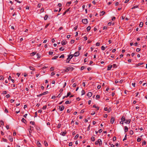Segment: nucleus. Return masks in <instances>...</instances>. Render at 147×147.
Returning <instances> with one entry per match:
<instances>
[{"label": "nucleus", "mask_w": 147, "mask_h": 147, "mask_svg": "<svg viewBox=\"0 0 147 147\" xmlns=\"http://www.w3.org/2000/svg\"><path fill=\"white\" fill-rule=\"evenodd\" d=\"M73 56V55H68V57L66 61V63H69V62Z\"/></svg>", "instance_id": "1"}, {"label": "nucleus", "mask_w": 147, "mask_h": 147, "mask_svg": "<svg viewBox=\"0 0 147 147\" xmlns=\"http://www.w3.org/2000/svg\"><path fill=\"white\" fill-rule=\"evenodd\" d=\"M102 141L100 139H98L97 141H96L95 142V145H97L98 144L100 146L102 144Z\"/></svg>", "instance_id": "2"}, {"label": "nucleus", "mask_w": 147, "mask_h": 147, "mask_svg": "<svg viewBox=\"0 0 147 147\" xmlns=\"http://www.w3.org/2000/svg\"><path fill=\"white\" fill-rule=\"evenodd\" d=\"M121 121H120V124H123V122L125 121V118L124 116H123L121 119Z\"/></svg>", "instance_id": "3"}, {"label": "nucleus", "mask_w": 147, "mask_h": 147, "mask_svg": "<svg viewBox=\"0 0 147 147\" xmlns=\"http://www.w3.org/2000/svg\"><path fill=\"white\" fill-rule=\"evenodd\" d=\"M82 22L84 24H86L88 23V20L87 19H83Z\"/></svg>", "instance_id": "4"}, {"label": "nucleus", "mask_w": 147, "mask_h": 147, "mask_svg": "<svg viewBox=\"0 0 147 147\" xmlns=\"http://www.w3.org/2000/svg\"><path fill=\"white\" fill-rule=\"evenodd\" d=\"M59 110L61 111H63L64 109V107L63 105H61V106H59Z\"/></svg>", "instance_id": "5"}, {"label": "nucleus", "mask_w": 147, "mask_h": 147, "mask_svg": "<svg viewBox=\"0 0 147 147\" xmlns=\"http://www.w3.org/2000/svg\"><path fill=\"white\" fill-rule=\"evenodd\" d=\"M80 53L79 52H75L74 54L73 55V56H74L75 57H77L79 55Z\"/></svg>", "instance_id": "6"}, {"label": "nucleus", "mask_w": 147, "mask_h": 147, "mask_svg": "<svg viewBox=\"0 0 147 147\" xmlns=\"http://www.w3.org/2000/svg\"><path fill=\"white\" fill-rule=\"evenodd\" d=\"M67 43V41L66 40H63L61 42V44L63 45H66Z\"/></svg>", "instance_id": "7"}, {"label": "nucleus", "mask_w": 147, "mask_h": 147, "mask_svg": "<svg viewBox=\"0 0 147 147\" xmlns=\"http://www.w3.org/2000/svg\"><path fill=\"white\" fill-rule=\"evenodd\" d=\"M115 120L114 117H111V119L110 120L111 123L112 124L113 123Z\"/></svg>", "instance_id": "8"}, {"label": "nucleus", "mask_w": 147, "mask_h": 147, "mask_svg": "<svg viewBox=\"0 0 147 147\" xmlns=\"http://www.w3.org/2000/svg\"><path fill=\"white\" fill-rule=\"evenodd\" d=\"M92 95V93L91 92H89L88 93L87 96L89 97H91Z\"/></svg>", "instance_id": "9"}, {"label": "nucleus", "mask_w": 147, "mask_h": 147, "mask_svg": "<svg viewBox=\"0 0 147 147\" xmlns=\"http://www.w3.org/2000/svg\"><path fill=\"white\" fill-rule=\"evenodd\" d=\"M130 121V120L127 119L125 120V121H124V122L125 123L129 124V123Z\"/></svg>", "instance_id": "10"}, {"label": "nucleus", "mask_w": 147, "mask_h": 147, "mask_svg": "<svg viewBox=\"0 0 147 147\" xmlns=\"http://www.w3.org/2000/svg\"><path fill=\"white\" fill-rule=\"evenodd\" d=\"M69 8L67 9L63 13V16H64L65 14L69 11Z\"/></svg>", "instance_id": "11"}, {"label": "nucleus", "mask_w": 147, "mask_h": 147, "mask_svg": "<svg viewBox=\"0 0 147 147\" xmlns=\"http://www.w3.org/2000/svg\"><path fill=\"white\" fill-rule=\"evenodd\" d=\"M29 67L31 70L32 71H34L35 70V68L33 67L30 66Z\"/></svg>", "instance_id": "12"}, {"label": "nucleus", "mask_w": 147, "mask_h": 147, "mask_svg": "<svg viewBox=\"0 0 147 147\" xmlns=\"http://www.w3.org/2000/svg\"><path fill=\"white\" fill-rule=\"evenodd\" d=\"M37 146L39 147H41V144L39 141H37Z\"/></svg>", "instance_id": "13"}, {"label": "nucleus", "mask_w": 147, "mask_h": 147, "mask_svg": "<svg viewBox=\"0 0 147 147\" xmlns=\"http://www.w3.org/2000/svg\"><path fill=\"white\" fill-rule=\"evenodd\" d=\"M112 67V65H109L108 66V68H107V70H110L111 69V68Z\"/></svg>", "instance_id": "14"}, {"label": "nucleus", "mask_w": 147, "mask_h": 147, "mask_svg": "<svg viewBox=\"0 0 147 147\" xmlns=\"http://www.w3.org/2000/svg\"><path fill=\"white\" fill-rule=\"evenodd\" d=\"M48 18V16L47 15H46L44 18V19L45 20H46Z\"/></svg>", "instance_id": "15"}, {"label": "nucleus", "mask_w": 147, "mask_h": 147, "mask_svg": "<svg viewBox=\"0 0 147 147\" xmlns=\"http://www.w3.org/2000/svg\"><path fill=\"white\" fill-rule=\"evenodd\" d=\"M124 130L125 132H127L128 131V127L127 126H125L124 127Z\"/></svg>", "instance_id": "16"}, {"label": "nucleus", "mask_w": 147, "mask_h": 147, "mask_svg": "<svg viewBox=\"0 0 147 147\" xmlns=\"http://www.w3.org/2000/svg\"><path fill=\"white\" fill-rule=\"evenodd\" d=\"M67 132L65 131L64 132H61L62 135L63 136H64L66 134Z\"/></svg>", "instance_id": "17"}, {"label": "nucleus", "mask_w": 147, "mask_h": 147, "mask_svg": "<svg viewBox=\"0 0 147 147\" xmlns=\"http://www.w3.org/2000/svg\"><path fill=\"white\" fill-rule=\"evenodd\" d=\"M58 57V56H55L54 57H53L52 58V60H54V59H56Z\"/></svg>", "instance_id": "18"}, {"label": "nucleus", "mask_w": 147, "mask_h": 147, "mask_svg": "<svg viewBox=\"0 0 147 147\" xmlns=\"http://www.w3.org/2000/svg\"><path fill=\"white\" fill-rule=\"evenodd\" d=\"M90 29H91V27L90 26H88L86 28L87 31H89L90 30Z\"/></svg>", "instance_id": "19"}, {"label": "nucleus", "mask_w": 147, "mask_h": 147, "mask_svg": "<svg viewBox=\"0 0 147 147\" xmlns=\"http://www.w3.org/2000/svg\"><path fill=\"white\" fill-rule=\"evenodd\" d=\"M143 26V23L142 22H141L139 24V26L140 27H142Z\"/></svg>", "instance_id": "20"}, {"label": "nucleus", "mask_w": 147, "mask_h": 147, "mask_svg": "<svg viewBox=\"0 0 147 147\" xmlns=\"http://www.w3.org/2000/svg\"><path fill=\"white\" fill-rule=\"evenodd\" d=\"M91 140L92 141H94L95 140V137L94 136H92L91 138Z\"/></svg>", "instance_id": "21"}, {"label": "nucleus", "mask_w": 147, "mask_h": 147, "mask_svg": "<svg viewBox=\"0 0 147 147\" xmlns=\"http://www.w3.org/2000/svg\"><path fill=\"white\" fill-rule=\"evenodd\" d=\"M134 134V132H133V130H131L130 131H129V134L132 135Z\"/></svg>", "instance_id": "22"}, {"label": "nucleus", "mask_w": 147, "mask_h": 147, "mask_svg": "<svg viewBox=\"0 0 147 147\" xmlns=\"http://www.w3.org/2000/svg\"><path fill=\"white\" fill-rule=\"evenodd\" d=\"M138 7V5L135 6L133 7H132L131 8V9H134L136 8H137Z\"/></svg>", "instance_id": "23"}, {"label": "nucleus", "mask_w": 147, "mask_h": 147, "mask_svg": "<svg viewBox=\"0 0 147 147\" xmlns=\"http://www.w3.org/2000/svg\"><path fill=\"white\" fill-rule=\"evenodd\" d=\"M36 53L35 52H33L31 53V56H33L34 55H35Z\"/></svg>", "instance_id": "24"}, {"label": "nucleus", "mask_w": 147, "mask_h": 147, "mask_svg": "<svg viewBox=\"0 0 147 147\" xmlns=\"http://www.w3.org/2000/svg\"><path fill=\"white\" fill-rule=\"evenodd\" d=\"M4 79L3 77L2 76H0V80H3Z\"/></svg>", "instance_id": "25"}, {"label": "nucleus", "mask_w": 147, "mask_h": 147, "mask_svg": "<svg viewBox=\"0 0 147 147\" xmlns=\"http://www.w3.org/2000/svg\"><path fill=\"white\" fill-rule=\"evenodd\" d=\"M82 95H84L85 93V91L84 90H82Z\"/></svg>", "instance_id": "26"}, {"label": "nucleus", "mask_w": 147, "mask_h": 147, "mask_svg": "<svg viewBox=\"0 0 147 147\" xmlns=\"http://www.w3.org/2000/svg\"><path fill=\"white\" fill-rule=\"evenodd\" d=\"M64 48L63 47H61L59 49V50L60 51H63L64 50Z\"/></svg>", "instance_id": "27"}, {"label": "nucleus", "mask_w": 147, "mask_h": 147, "mask_svg": "<svg viewBox=\"0 0 147 147\" xmlns=\"http://www.w3.org/2000/svg\"><path fill=\"white\" fill-rule=\"evenodd\" d=\"M109 144L111 145V147H114L115 146L113 144H111V143L109 142Z\"/></svg>", "instance_id": "28"}, {"label": "nucleus", "mask_w": 147, "mask_h": 147, "mask_svg": "<svg viewBox=\"0 0 147 147\" xmlns=\"http://www.w3.org/2000/svg\"><path fill=\"white\" fill-rule=\"evenodd\" d=\"M44 144L46 146H48V143L47 141H44Z\"/></svg>", "instance_id": "29"}, {"label": "nucleus", "mask_w": 147, "mask_h": 147, "mask_svg": "<svg viewBox=\"0 0 147 147\" xmlns=\"http://www.w3.org/2000/svg\"><path fill=\"white\" fill-rule=\"evenodd\" d=\"M47 107V106L46 105L44 106L42 108V109L43 110L45 109Z\"/></svg>", "instance_id": "30"}, {"label": "nucleus", "mask_w": 147, "mask_h": 147, "mask_svg": "<svg viewBox=\"0 0 147 147\" xmlns=\"http://www.w3.org/2000/svg\"><path fill=\"white\" fill-rule=\"evenodd\" d=\"M22 121L24 123H25V121H26V120L24 118H23L22 119Z\"/></svg>", "instance_id": "31"}, {"label": "nucleus", "mask_w": 147, "mask_h": 147, "mask_svg": "<svg viewBox=\"0 0 147 147\" xmlns=\"http://www.w3.org/2000/svg\"><path fill=\"white\" fill-rule=\"evenodd\" d=\"M100 95H97L96 96V99H97L98 100L100 98Z\"/></svg>", "instance_id": "32"}, {"label": "nucleus", "mask_w": 147, "mask_h": 147, "mask_svg": "<svg viewBox=\"0 0 147 147\" xmlns=\"http://www.w3.org/2000/svg\"><path fill=\"white\" fill-rule=\"evenodd\" d=\"M141 49H140L137 48L136 49V51L137 52H139L140 51Z\"/></svg>", "instance_id": "33"}, {"label": "nucleus", "mask_w": 147, "mask_h": 147, "mask_svg": "<svg viewBox=\"0 0 147 147\" xmlns=\"http://www.w3.org/2000/svg\"><path fill=\"white\" fill-rule=\"evenodd\" d=\"M71 94V92H69L67 93V97L69 96Z\"/></svg>", "instance_id": "34"}, {"label": "nucleus", "mask_w": 147, "mask_h": 147, "mask_svg": "<svg viewBox=\"0 0 147 147\" xmlns=\"http://www.w3.org/2000/svg\"><path fill=\"white\" fill-rule=\"evenodd\" d=\"M146 144V142L145 141H144L142 143V145H145Z\"/></svg>", "instance_id": "35"}, {"label": "nucleus", "mask_w": 147, "mask_h": 147, "mask_svg": "<svg viewBox=\"0 0 147 147\" xmlns=\"http://www.w3.org/2000/svg\"><path fill=\"white\" fill-rule=\"evenodd\" d=\"M3 141L4 142H7V139H5L4 138H3L2 139Z\"/></svg>", "instance_id": "36"}, {"label": "nucleus", "mask_w": 147, "mask_h": 147, "mask_svg": "<svg viewBox=\"0 0 147 147\" xmlns=\"http://www.w3.org/2000/svg\"><path fill=\"white\" fill-rule=\"evenodd\" d=\"M141 141V139L140 138H138L137 139V141L138 142H140Z\"/></svg>", "instance_id": "37"}, {"label": "nucleus", "mask_w": 147, "mask_h": 147, "mask_svg": "<svg viewBox=\"0 0 147 147\" xmlns=\"http://www.w3.org/2000/svg\"><path fill=\"white\" fill-rule=\"evenodd\" d=\"M48 93V92L47 91L46 92H44L42 93V94H43V95H45V94H47Z\"/></svg>", "instance_id": "38"}, {"label": "nucleus", "mask_w": 147, "mask_h": 147, "mask_svg": "<svg viewBox=\"0 0 147 147\" xmlns=\"http://www.w3.org/2000/svg\"><path fill=\"white\" fill-rule=\"evenodd\" d=\"M0 122H1V125H4V121L2 120H1L0 121Z\"/></svg>", "instance_id": "39"}, {"label": "nucleus", "mask_w": 147, "mask_h": 147, "mask_svg": "<svg viewBox=\"0 0 147 147\" xmlns=\"http://www.w3.org/2000/svg\"><path fill=\"white\" fill-rule=\"evenodd\" d=\"M79 137V135L78 134H77L75 136V138L76 139H77Z\"/></svg>", "instance_id": "40"}, {"label": "nucleus", "mask_w": 147, "mask_h": 147, "mask_svg": "<svg viewBox=\"0 0 147 147\" xmlns=\"http://www.w3.org/2000/svg\"><path fill=\"white\" fill-rule=\"evenodd\" d=\"M9 141L10 142H13V138H9Z\"/></svg>", "instance_id": "41"}, {"label": "nucleus", "mask_w": 147, "mask_h": 147, "mask_svg": "<svg viewBox=\"0 0 147 147\" xmlns=\"http://www.w3.org/2000/svg\"><path fill=\"white\" fill-rule=\"evenodd\" d=\"M101 49L102 50H104L105 49V47L103 46H102L101 47Z\"/></svg>", "instance_id": "42"}, {"label": "nucleus", "mask_w": 147, "mask_h": 147, "mask_svg": "<svg viewBox=\"0 0 147 147\" xmlns=\"http://www.w3.org/2000/svg\"><path fill=\"white\" fill-rule=\"evenodd\" d=\"M64 57H64V55H63H63H61L60 57L59 58H64Z\"/></svg>", "instance_id": "43"}, {"label": "nucleus", "mask_w": 147, "mask_h": 147, "mask_svg": "<svg viewBox=\"0 0 147 147\" xmlns=\"http://www.w3.org/2000/svg\"><path fill=\"white\" fill-rule=\"evenodd\" d=\"M55 73L53 72L51 73V76H54V75H55Z\"/></svg>", "instance_id": "44"}, {"label": "nucleus", "mask_w": 147, "mask_h": 147, "mask_svg": "<svg viewBox=\"0 0 147 147\" xmlns=\"http://www.w3.org/2000/svg\"><path fill=\"white\" fill-rule=\"evenodd\" d=\"M70 102H69V101L68 100H67L65 102V103L66 104H70Z\"/></svg>", "instance_id": "45"}, {"label": "nucleus", "mask_w": 147, "mask_h": 147, "mask_svg": "<svg viewBox=\"0 0 147 147\" xmlns=\"http://www.w3.org/2000/svg\"><path fill=\"white\" fill-rule=\"evenodd\" d=\"M102 131V129H99L98 130V132L99 133H101Z\"/></svg>", "instance_id": "46"}, {"label": "nucleus", "mask_w": 147, "mask_h": 147, "mask_svg": "<svg viewBox=\"0 0 147 147\" xmlns=\"http://www.w3.org/2000/svg\"><path fill=\"white\" fill-rule=\"evenodd\" d=\"M71 43L72 44L74 43V40H71Z\"/></svg>", "instance_id": "47"}, {"label": "nucleus", "mask_w": 147, "mask_h": 147, "mask_svg": "<svg viewBox=\"0 0 147 147\" xmlns=\"http://www.w3.org/2000/svg\"><path fill=\"white\" fill-rule=\"evenodd\" d=\"M116 140V138L115 137H114L113 138V141H115Z\"/></svg>", "instance_id": "48"}, {"label": "nucleus", "mask_w": 147, "mask_h": 147, "mask_svg": "<svg viewBox=\"0 0 147 147\" xmlns=\"http://www.w3.org/2000/svg\"><path fill=\"white\" fill-rule=\"evenodd\" d=\"M30 123L33 125H34V123H35L34 121H31L30 122Z\"/></svg>", "instance_id": "49"}, {"label": "nucleus", "mask_w": 147, "mask_h": 147, "mask_svg": "<svg viewBox=\"0 0 147 147\" xmlns=\"http://www.w3.org/2000/svg\"><path fill=\"white\" fill-rule=\"evenodd\" d=\"M69 68H68V67L66 69V70H65V71H66V72H68V71H69Z\"/></svg>", "instance_id": "50"}, {"label": "nucleus", "mask_w": 147, "mask_h": 147, "mask_svg": "<svg viewBox=\"0 0 147 147\" xmlns=\"http://www.w3.org/2000/svg\"><path fill=\"white\" fill-rule=\"evenodd\" d=\"M72 145V143L71 142H70L69 144V146H71Z\"/></svg>", "instance_id": "51"}, {"label": "nucleus", "mask_w": 147, "mask_h": 147, "mask_svg": "<svg viewBox=\"0 0 147 147\" xmlns=\"http://www.w3.org/2000/svg\"><path fill=\"white\" fill-rule=\"evenodd\" d=\"M101 88V86L100 85H98L97 87V88L98 89H99Z\"/></svg>", "instance_id": "52"}, {"label": "nucleus", "mask_w": 147, "mask_h": 147, "mask_svg": "<svg viewBox=\"0 0 147 147\" xmlns=\"http://www.w3.org/2000/svg\"><path fill=\"white\" fill-rule=\"evenodd\" d=\"M96 46H99L100 45V43H99V42H97L96 43Z\"/></svg>", "instance_id": "53"}, {"label": "nucleus", "mask_w": 147, "mask_h": 147, "mask_svg": "<svg viewBox=\"0 0 147 147\" xmlns=\"http://www.w3.org/2000/svg\"><path fill=\"white\" fill-rule=\"evenodd\" d=\"M61 126V124H60L59 123L57 126V127L58 128H60Z\"/></svg>", "instance_id": "54"}, {"label": "nucleus", "mask_w": 147, "mask_h": 147, "mask_svg": "<svg viewBox=\"0 0 147 147\" xmlns=\"http://www.w3.org/2000/svg\"><path fill=\"white\" fill-rule=\"evenodd\" d=\"M126 136H127V135H126V134L125 136V137L124 138L123 140V141H124L126 139V138H127Z\"/></svg>", "instance_id": "55"}, {"label": "nucleus", "mask_w": 147, "mask_h": 147, "mask_svg": "<svg viewBox=\"0 0 147 147\" xmlns=\"http://www.w3.org/2000/svg\"><path fill=\"white\" fill-rule=\"evenodd\" d=\"M76 83H74L73 85V87L74 88L76 86Z\"/></svg>", "instance_id": "56"}, {"label": "nucleus", "mask_w": 147, "mask_h": 147, "mask_svg": "<svg viewBox=\"0 0 147 147\" xmlns=\"http://www.w3.org/2000/svg\"><path fill=\"white\" fill-rule=\"evenodd\" d=\"M41 3H39L38 5V7L39 8H40V7L41 6Z\"/></svg>", "instance_id": "57"}, {"label": "nucleus", "mask_w": 147, "mask_h": 147, "mask_svg": "<svg viewBox=\"0 0 147 147\" xmlns=\"http://www.w3.org/2000/svg\"><path fill=\"white\" fill-rule=\"evenodd\" d=\"M53 53V52H49V55H52Z\"/></svg>", "instance_id": "58"}, {"label": "nucleus", "mask_w": 147, "mask_h": 147, "mask_svg": "<svg viewBox=\"0 0 147 147\" xmlns=\"http://www.w3.org/2000/svg\"><path fill=\"white\" fill-rule=\"evenodd\" d=\"M44 9L43 8H42L41 9L40 11H41V12H42L44 11Z\"/></svg>", "instance_id": "59"}, {"label": "nucleus", "mask_w": 147, "mask_h": 147, "mask_svg": "<svg viewBox=\"0 0 147 147\" xmlns=\"http://www.w3.org/2000/svg\"><path fill=\"white\" fill-rule=\"evenodd\" d=\"M36 55L38 56V57H37L38 58H39L40 57V55H39L38 53Z\"/></svg>", "instance_id": "60"}, {"label": "nucleus", "mask_w": 147, "mask_h": 147, "mask_svg": "<svg viewBox=\"0 0 147 147\" xmlns=\"http://www.w3.org/2000/svg\"><path fill=\"white\" fill-rule=\"evenodd\" d=\"M10 96V95H9V94H7V95H6V96H5V97H6V98H9V97Z\"/></svg>", "instance_id": "61"}, {"label": "nucleus", "mask_w": 147, "mask_h": 147, "mask_svg": "<svg viewBox=\"0 0 147 147\" xmlns=\"http://www.w3.org/2000/svg\"><path fill=\"white\" fill-rule=\"evenodd\" d=\"M81 70H82L84 69V67L83 66H82L80 68Z\"/></svg>", "instance_id": "62"}, {"label": "nucleus", "mask_w": 147, "mask_h": 147, "mask_svg": "<svg viewBox=\"0 0 147 147\" xmlns=\"http://www.w3.org/2000/svg\"><path fill=\"white\" fill-rule=\"evenodd\" d=\"M119 3L118 2H117L115 4V6H117L119 5Z\"/></svg>", "instance_id": "63"}, {"label": "nucleus", "mask_w": 147, "mask_h": 147, "mask_svg": "<svg viewBox=\"0 0 147 147\" xmlns=\"http://www.w3.org/2000/svg\"><path fill=\"white\" fill-rule=\"evenodd\" d=\"M58 6L59 7H61L62 6V5L61 3H59L58 4Z\"/></svg>", "instance_id": "64"}]
</instances>
